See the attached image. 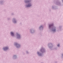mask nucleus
<instances>
[{
	"label": "nucleus",
	"instance_id": "nucleus-1",
	"mask_svg": "<svg viewBox=\"0 0 63 63\" xmlns=\"http://www.w3.org/2000/svg\"><path fill=\"white\" fill-rule=\"evenodd\" d=\"M4 50H7V49H8V47H6L4 48Z\"/></svg>",
	"mask_w": 63,
	"mask_h": 63
},
{
	"label": "nucleus",
	"instance_id": "nucleus-2",
	"mask_svg": "<svg viewBox=\"0 0 63 63\" xmlns=\"http://www.w3.org/2000/svg\"><path fill=\"white\" fill-rule=\"evenodd\" d=\"M31 5V4H29L27 6V7H30Z\"/></svg>",
	"mask_w": 63,
	"mask_h": 63
},
{
	"label": "nucleus",
	"instance_id": "nucleus-3",
	"mask_svg": "<svg viewBox=\"0 0 63 63\" xmlns=\"http://www.w3.org/2000/svg\"><path fill=\"white\" fill-rule=\"evenodd\" d=\"M11 35L13 36L14 35V33L13 32H11Z\"/></svg>",
	"mask_w": 63,
	"mask_h": 63
},
{
	"label": "nucleus",
	"instance_id": "nucleus-4",
	"mask_svg": "<svg viewBox=\"0 0 63 63\" xmlns=\"http://www.w3.org/2000/svg\"><path fill=\"white\" fill-rule=\"evenodd\" d=\"M17 36H18V38H20V35H19V34H17Z\"/></svg>",
	"mask_w": 63,
	"mask_h": 63
},
{
	"label": "nucleus",
	"instance_id": "nucleus-5",
	"mask_svg": "<svg viewBox=\"0 0 63 63\" xmlns=\"http://www.w3.org/2000/svg\"><path fill=\"white\" fill-rule=\"evenodd\" d=\"M52 26V25H50L49 26V27H51V26Z\"/></svg>",
	"mask_w": 63,
	"mask_h": 63
},
{
	"label": "nucleus",
	"instance_id": "nucleus-6",
	"mask_svg": "<svg viewBox=\"0 0 63 63\" xmlns=\"http://www.w3.org/2000/svg\"><path fill=\"white\" fill-rule=\"evenodd\" d=\"M53 31L54 32V31H55V29H54V30H53Z\"/></svg>",
	"mask_w": 63,
	"mask_h": 63
},
{
	"label": "nucleus",
	"instance_id": "nucleus-7",
	"mask_svg": "<svg viewBox=\"0 0 63 63\" xmlns=\"http://www.w3.org/2000/svg\"><path fill=\"white\" fill-rule=\"evenodd\" d=\"M59 44H58V47H59Z\"/></svg>",
	"mask_w": 63,
	"mask_h": 63
},
{
	"label": "nucleus",
	"instance_id": "nucleus-8",
	"mask_svg": "<svg viewBox=\"0 0 63 63\" xmlns=\"http://www.w3.org/2000/svg\"><path fill=\"white\" fill-rule=\"evenodd\" d=\"M41 27H42V26H41L40 27V28H41Z\"/></svg>",
	"mask_w": 63,
	"mask_h": 63
}]
</instances>
